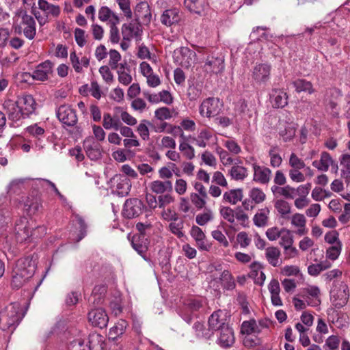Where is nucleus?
Returning a JSON list of instances; mask_svg holds the SVG:
<instances>
[{"label":"nucleus","instance_id":"nucleus-1","mask_svg":"<svg viewBox=\"0 0 350 350\" xmlns=\"http://www.w3.org/2000/svg\"><path fill=\"white\" fill-rule=\"evenodd\" d=\"M36 264L30 257L18 259L12 271L11 286L18 289L30 279L35 273Z\"/></svg>","mask_w":350,"mask_h":350},{"label":"nucleus","instance_id":"nucleus-2","mask_svg":"<svg viewBox=\"0 0 350 350\" xmlns=\"http://www.w3.org/2000/svg\"><path fill=\"white\" fill-rule=\"evenodd\" d=\"M25 314L19 303L14 302L9 304L0 312V328L3 331L13 332Z\"/></svg>","mask_w":350,"mask_h":350},{"label":"nucleus","instance_id":"nucleus-3","mask_svg":"<svg viewBox=\"0 0 350 350\" xmlns=\"http://www.w3.org/2000/svg\"><path fill=\"white\" fill-rule=\"evenodd\" d=\"M14 230L17 241L22 243L27 241L31 237L35 238L41 237L46 234V229L42 226L30 230L27 218L21 217L16 221Z\"/></svg>","mask_w":350,"mask_h":350},{"label":"nucleus","instance_id":"nucleus-4","mask_svg":"<svg viewBox=\"0 0 350 350\" xmlns=\"http://www.w3.org/2000/svg\"><path fill=\"white\" fill-rule=\"evenodd\" d=\"M145 208L146 206L141 200L129 198L125 201L122 213L125 218H135L142 215Z\"/></svg>","mask_w":350,"mask_h":350},{"label":"nucleus","instance_id":"nucleus-5","mask_svg":"<svg viewBox=\"0 0 350 350\" xmlns=\"http://www.w3.org/2000/svg\"><path fill=\"white\" fill-rule=\"evenodd\" d=\"M196 53L187 47H180L174 51V61L185 68H189L195 62Z\"/></svg>","mask_w":350,"mask_h":350},{"label":"nucleus","instance_id":"nucleus-6","mask_svg":"<svg viewBox=\"0 0 350 350\" xmlns=\"http://www.w3.org/2000/svg\"><path fill=\"white\" fill-rule=\"evenodd\" d=\"M115 192L120 197L129 195L132 184L129 177L125 175L116 174L110 180Z\"/></svg>","mask_w":350,"mask_h":350},{"label":"nucleus","instance_id":"nucleus-7","mask_svg":"<svg viewBox=\"0 0 350 350\" xmlns=\"http://www.w3.org/2000/svg\"><path fill=\"white\" fill-rule=\"evenodd\" d=\"M16 14L21 18V25L24 26L23 34L29 40H33L36 33V21L33 16L28 15L26 10H18Z\"/></svg>","mask_w":350,"mask_h":350},{"label":"nucleus","instance_id":"nucleus-8","mask_svg":"<svg viewBox=\"0 0 350 350\" xmlns=\"http://www.w3.org/2000/svg\"><path fill=\"white\" fill-rule=\"evenodd\" d=\"M122 34L124 40L130 41L133 38H135L137 41L141 40L142 28L140 23L135 19L129 23L123 24Z\"/></svg>","mask_w":350,"mask_h":350},{"label":"nucleus","instance_id":"nucleus-9","mask_svg":"<svg viewBox=\"0 0 350 350\" xmlns=\"http://www.w3.org/2000/svg\"><path fill=\"white\" fill-rule=\"evenodd\" d=\"M57 117L63 124L68 126H75L78 120L75 110L66 105L59 107Z\"/></svg>","mask_w":350,"mask_h":350},{"label":"nucleus","instance_id":"nucleus-10","mask_svg":"<svg viewBox=\"0 0 350 350\" xmlns=\"http://www.w3.org/2000/svg\"><path fill=\"white\" fill-rule=\"evenodd\" d=\"M88 320L94 327L103 329L107 327L109 317L105 310L98 308L88 312Z\"/></svg>","mask_w":350,"mask_h":350},{"label":"nucleus","instance_id":"nucleus-11","mask_svg":"<svg viewBox=\"0 0 350 350\" xmlns=\"http://www.w3.org/2000/svg\"><path fill=\"white\" fill-rule=\"evenodd\" d=\"M271 66L267 64L256 65L252 71V79L258 84H265L270 79Z\"/></svg>","mask_w":350,"mask_h":350},{"label":"nucleus","instance_id":"nucleus-12","mask_svg":"<svg viewBox=\"0 0 350 350\" xmlns=\"http://www.w3.org/2000/svg\"><path fill=\"white\" fill-rule=\"evenodd\" d=\"M19 109L22 111L23 118H28L31 114L34 113L36 107V103L33 97L30 94L23 95L18 98L16 101Z\"/></svg>","mask_w":350,"mask_h":350},{"label":"nucleus","instance_id":"nucleus-13","mask_svg":"<svg viewBox=\"0 0 350 350\" xmlns=\"http://www.w3.org/2000/svg\"><path fill=\"white\" fill-rule=\"evenodd\" d=\"M208 326H209L213 332H216L219 333V332L224 329V327H228L229 325L226 322V319L224 315V312L219 310L217 311L214 312L208 318Z\"/></svg>","mask_w":350,"mask_h":350},{"label":"nucleus","instance_id":"nucleus-14","mask_svg":"<svg viewBox=\"0 0 350 350\" xmlns=\"http://www.w3.org/2000/svg\"><path fill=\"white\" fill-rule=\"evenodd\" d=\"M149 241L144 235H133L131 240L132 247L146 261L148 260L146 252L148 250Z\"/></svg>","mask_w":350,"mask_h":350},{"label":"nucleus","instance_id":"nucleus-15","mask_svg":"<svg viewBox=\"0 0 350 350\" xmlns=\"http://www.w3.org/2000/svg\"><path fill=\"white\" fill-rule=\"evenodd\" d=\"M204 69L205 72L212 75H217L221 73L224 69V59L222 57H208L204 65Z\"/></svg>","mask_w":350,"mask_h":350},{"label":"nucleus","instance_id":"nucleus-16","mask_svg":"<svg viewBox=\"0 0 350 350\" xmlns=\"http://www.w3.org/2000/svg\"><path fill=\"white\" fill-rule=\"evenodd\" d=\"M53 64L49 60L38 64L32 74L33 79L38 81L47 80L53 72Z\"/></svg>","mask_w":350,"mask_h":350},{"label":"nucleus","instance_id":"nucleus-17","mask_svg":"<svg viewBox=\"0 0 350 350\" xmlns=\"http://www.w3.org/2000/svg\"><path fill=\"white\" fill-rule=\"evenodd\" d=\"M219 112L218 100L213 98L204 100L200 106V113L208 118L216 116Z\"/></svg>","mask_w":350,"mask_h":350},{"label":"nucleus","instance_id":"nucleus-18","mask_svg":"<svg viewBox=\"0 0 350 350\" xmlns=\"http://www.w3.org/2000/svg\"><path fill=\"white\" fill-rule=\"evenodd\" d=\"M254 170L253 180L260 184H267L271 178V170L265 166H260L256 163L252 165Z\"/></svg>","mask_w":350,"mask_h":350},{"label":"nucleus","instance_id":"nucleus-19","mask_svg":"<svg viewBox=\"0 0 350 350\" xmlns=\"http://www.w3.org/2000/svg\"><path fill=\"white\" fill-rule=\"evenodd\" d=\"M234 332L230 325L217 333V343L223 348L230 347L234 343Z\"/></svg>","mask_w":350,"mask_h":350},{"label":"nucleus","instance_id":"nucleus-20","mask_svg":"<svg viewBox=\"0 0 350 350\" xmlns=\"http://www.w3.org/2000/svg\"><path fill=\"white\" fill-rule=\"evenodd\" d=\"M3 108L5 111L9 120L16 122L21 118H23L22 111L16 102L11 100H5L3 104Z\"/></svg>","mask_w":350,"mask_h":350},{"label":"nucleus","instance_id":"nucleus-21","mask_svg":"<svg viewBox=\"0 0 350 350\" xmlns=\"http://www.w3.org/2000/svg\"><path fill=\"white\" fill-rule=\"evenodd\" d=\"M83 148L87 156L91 160H97L100 158V145L94 142L92 139H85L83 142Z\"/></svg>","mask_w":350,"mask_h":350},{"label":"nucleus","instance_id":"nucleus-22","mask_svg":"<svg viewBox=\"0 0 350 350\" xmlns=\"http://www.w3.org/2000/svg\"><path fill=\"white\" fill-rule=\"evenodd\" d=\"M135 19L139 21L141 18L144 23L148 24L151 21L152 14L148 3L146 1H141L137 4L134 10Z\"/></svg>","mask_w":350,"mask_h":350},{"label":"nucleus","instance_id":"nucleus-23","mask_svg":"<svg viewBox=\"0 0 350 350\" xmlns=\"http://www.w3.org/2000/svg\"><path fill=\"white\" fill-rule=\"evenodd\" d=\"M180 18L181 16L178 9H168L163 12L161 16V22L163 25L170 27L178 23Z\"/></svg>","mask_w":350,"mask_h":350},{"label":"nucleus","instance_id":"nucleus-24","mask_svg":"<svg viewBox=\"0 0 350 350\" xmlns=\"http://www.w3.org/2000/svg\"><path fill=\"white\" fill-rule=\"evenodd\" d=\"M270 98L271 103L275 108H283L288 104V96L282 90H273Z\"/></svg>","mask_w":350,"mask_h":350},{"label":"nucleus","instance_id":"nucleus-25","mask_svg":"<svg viewBox=\"0 0 350 350\" xmlns=\"http://www.w3.org/2000/svg\"><path fill=\"white\" fill-rule=\"evenodd\" d=\"M38 8L44 12V14L49 16L57 17L60 14L61 9L59 5L49 3L46 0L38 1Z\"/></svg>","mask_w":350,"mask_h":350},{"label":"nucleus","instance_id":"nucleus-26","mask_svg":"<svg viewBox=\"0 0 350 350\" xmlns=\"http://www.w3.org/2000/svg\"><path fill=\"white\" fill-rule=\"evenodd\" d=\"M333 296L335 298V306L338 308L343 307L347 303L349 297L348 286L341 284Z\"/></svg>","mask_w":350,"mask_h":350},{"label":"nucleus","instance_id":"nucleus-27","mask_svg":"<svg viewBox=\"0 0 350 350\" xmlns=\"http://www.w3.org/2000/svg\"><path fill=\"white\" fill-rule=\"evenodd\" d=\"M334 164V161L329 153L327 152H323L321 154V159L319 161H314L312 165L317 168L319 171L327 172L329 169V165Z\"/></svg>","mask_w":350,"mask_h":350},{"label":"nucleus","instance_id":"nucleus-28","mask_svg":"<svg viewBox=\"0 0 350 350\" xmlns=\"http://www.w3.org/2000/svg\"><path fill=\"white\" fill-rule=\"evenodd\" d=\"M40 206L41 200L38 196L27 197L24 202L25 211L29 215L36 213Z\"/></svg>","mask_w":350,"mask_h":350},{"label":"nucleus","instance_id":"nucleus-29","mask_svg":"<svg viewBox=\"0 0 350 350\" xmlns=\"http://www.w3.org/2000/svg\"><path fill=\"white\" fill-rule=\"evenodd\" d=\"M185 7L191 12L201 14L206 6L205 0H185Z\"/></svg>","mask_w":350,"mask_h":350},{"label":"nucleus","instance_id":"nucleus-30","mask_svg":"<svg viewBox=\"0 0 350 350\" xmlns=\"http://www.w3.org/2000/svg\"><path fill=\"white\" fill-rule=\"evenodd\" d=\"M122 124L118 116H111L109 113H105L103 115V126L106 130L114 129L118 131L120 125Z\"/></svg>","mask_w":350,"mask_h":350},{"label":"nucleus","instance_id":"nucleus-31","mask_svg":"<svg viewBox=\"0 0 350 350\" xmlns=\"http://www.w3.org/2000/svg\"><path fill=\"white\" fill-rule=\"evenodd\" d=\"M150 189L157 194H162L166 191H172L173 187L172 182L170 180H154L151 183Z\"/></svg>","mask_w":350,"mask_h":350},{"label":"nucleus","instance_id":"nucleus-32","mask_svg":"<svg viewBox=\"0 0 350 350\" xmlns=\"http://www.w3.org/2000/svg\"><path fill=\"white\" fill-rule=\"evenodd\" d=\"M196 335L198 338L210 339L213 336L211 328L208 326L206 327L204 323L197 321L193 325Z\"/></svg>","mask_w":350,"mask_h":350},{"label":"nucleus","instance_id":"nucleus-33","mask_svg":"<svg viewBox=\"0 0 350 350\" xmlns=\"http://www.w3.org/2000/svg\"><path fill=\"white\" fill-rule=\"evenodd\" d=\"M243 197V189L239 188L225 192L223 196V199L224 201L231 204H236L238 202L241 201Z\"/></svg>","mask_w":350,"mask_h":350},{"label":"nucleus","instance_id":"nucleus-34","mask_svg":"<svg viewBox=\"0 0 350 350\" xmlns=\"http://www.w3.org/2000/svg\"><path fill=\"white\" fill-rule=\"evenodd\" d=\"M228 174L235 180H243L248 176L247 168L237 163L232 166Z\"/></svg>","mask_w":350,"mask_h":350},{"label":"nucleus","instance_id":"nucleus-35","mask_svg":"<svg viewBox=\"0 0 350 350\" xmlns=\"http://www.w3.org/2000/svg\"><path fill=\"white\" fill-rule=\"evenodd\" d=\"M265 256L270 265L273 267H278L280 263L279 258L280 256V251L276 247H269L266 249Z\"/></svg>","mask_w":350,"mask_h":350},{"label":"nucleus","instance_id":"nucleus-36","mask_svg":"<svg viewBox=\"0 0 350 350\" xmlns=\"http://www.w3.org/2000/svg\"><path fill=\"white\" fill-rule=\"evenodd\" d=\"M127 327V323L124 320L119 321L113 327L109 329V337L113 340H116L122 336Z\"/></svg>","mask_w":350,"mask_h":350},{"label":"nucleus","instance_id":"nucleus-37","mask_svg":"<svg viewBox=\"0 0 350 350\" xmlns=\"http://www.w3.org/2000/svg\"><path fill=\"white\" fill-rule=\"evenodd\" d=\"M219 279L224 289L232 291L235 288L236 284L234 278L229 271L224 270L221 273Z\"/></svg>","mask_w":350,"mask_h":350},{"label":"nucleus","instance_id":"nucleus-38","mask_svg":"<svg viewBox=\"0 0 350 350\" xmlns=\"http://www.w3.org/2000/svg\"><path fill=\"white\" fill-rule=\"evenodd\" d=\"M280 148L277 145L271 146L269 150V156L270 157V164L273 167H278L281 165L282 159L279 154Z\"/></svg>","mask_w":350,"mask_h":350},{"label":"nucleus","instance_id":"nucleus-39","mask_svg":"<svg viewBox=\"0 0 350 350\" xmlns=\"http://www.w3.org/2000/svg\"><path fill=\"white\" fill-rule=\"evenodd\" d=\"M293 85L297 92H306L309 94L314 92V89L311 82L305 79L295 80L293 82Z\"/></svg>","mask_w":350,"mask_h":350},{"label":"nucleus","instance_id":"nucleus-40","mask_svg":"<svg viewBox=\"0 0 350 350\" xmlns=\"http://www.w3.org/2000/svg\"><path fill=\"white\" fill-rule=\"evenodd\" d=\"M275 208L284 219H288V215L291 212V208L289 203L284 200H278L275 202Z\"/></svg>","mask_w":350,"mask_h":350},{"label":"nucleus","instance_id":"nucleus-41","mask_svg":"<svg viewBox=\"0 0 350 350\" xmlns=\"http://www.w3.org/2000/svg\"><path fill=\"white\" fill-rule=\"evenodd\" d=\"M269 213V210L268 208L261 209L259 213H256L254 215L253 218L254 224L258 227L267 226Z\"/></svg>","mask_w":350,"mask_h":350},{"label":"nucleus","instance_id":"nucleus-42","mask_svg":"<svg viewBox=\"0 0 350 350\" xmlns=\"http://www.w3.org/2000/svg\"><path fill=\"white\" fill-rule=\"evenodd\" d=\"M280 245L284 248H287L293 244V236L291 230L286 228H282L280 237Z\"/></svg>","mask_w":350,"mask_h":350},{"label":"nucleus","instance_id":"nucleus-43","mask_svg":"<svg viewBox=\"0 0 350 350\" xmlns=\"http://www.w3.org/2000/svg\"><path fill=\"white\" fill-rule=\"evenodd\" d=\"M7 208L0 206V234L2 235L6 231L11 219L8 215Z\"/></svg>","mask_w":350,"mask_h":350},{"label":"nucleus","instance_id":"nucleus-44","mask_svg":"<svg viewBox=\"0 0 350 350\" xmlns=\"http://www.w3.org/2000/svg\"><path fill=\"white\" fill-rule=\"evenodd\" d=\"M211 137L212 133L206 129H203L200 132L198 137H192L191 139L199 147L205 148L207 145L206 142Z\"/></svg>","mask_w":350,"mask_h":350},{"label":"nucleus","instance_id":"nucleus-45","mask_svg":"<svg viewBox=\"0 0 350 350\" xmlns=\"http://www.w3.org/2000/svg\"><path fill=\"white\" fill-rule=\"evenodd\" d=\"M118 16L107 6H102L98 10V18L103 22L109 21L110 25L113 22L114 17Z\"/></svg>","mask_w":350,"mask_h":350},{"label":"nucleus","instance_id":"nucleus-46","mask_svg":"<svg viewBox=\"0 0 350 350\" xmlns=\"http://www.w3.org/2000/svg\"><path fill=\"white\" fill-rule=\"evenodd\" d=\"M248 196L252 200V202H254L255 204L262 203L266 198L265 193L262 189L258 187H254L250 189Z\"/></svg>","mask_w":350,"mask_h":350},{"label":"nucleus","instance_id":"nucleus-47","mask_svg":"<svg viewBox=\"0 0 350 350\" xmlns=\"http://www.w3.org/2000/svg\"><path fill=\"white\" fill-rule=\"evenodd\" d=\"M102 345L103 337L101 335L97 334H90L88 345V347H90V350L102 349Z\"/></svg>","mask_w":350,"mask_h":350},{"label":"nucleus","instance_id":"nucleus-48","mask_svg":"<svg viewBox=\"0 0 350 350\" xmlns=\"http://www.w3.org/2000/svg\"><path fill=\"white\" fill-rule=\"evenodd\" d=\"M120 17H114L113 22L110 25V36L109 40L113 44H117L120 40L119 29L116 27L120 23Z\"/></svg>","mask_w":350,"mask_h":350},{"label":"nucleus","instance_id":"nucleus-49","mask_svg":"<svg viewBox=\"0 0 350 350\" xmlns=\"http://www.w3.org/2000/svg\"><path fill=\"white\" fill-rule=\"evenodd\" d=\"M342 243L338 241L337 244L330 246L326 250V257L332 260H336L341 253Z\"/></svg>","mask_w":350,"mask_h":350},{"label":"nucleus","instance_id":"nucleus-50","mask_svg":"<svg viewBox=\"0 0 350 350\" xmlns=\"http://www.w3.org/2000/svg\"><path fill=\"white\" fill-rule=\"evenodd\" d=\"M184 227L183 220H180L178 222L172 221L169 224V229L170 232L177 236L178 238L181 239L185 237V233L183 232Z\"/></svg>","mask_w":350,"mask_h":350},{"label":"nucleus","instance_id":"nucleus-51","mask_svg":"<svg viewBox=\"0 0 350 350\" xmlns=\"http://www.w3.org/2000/svg\"><path fill=\"white\" fill-rule=\"evenodd\" d=\"M213 219V214L212 211L211 209H206V211L203 213L197 215L196 221L200 226H204Z\"/></svg>","mask_w":350,"mask_h":350},{"label":"nucleus","instance_id":"nucleus-52","mask_svg":"<svg viewBox=\"0 0 350 350\" xmlns=\"http://www.w3.org/2000/svg\"><path fill=\"white\" fill-rule=\"evenodd\" d=\"M234 212L229 206H221L219 209L221 216L230 224L234 223Z\"/></svg>","mask_w":350,"mask_h":350},{"label":"nucleus","instance_id":"nucleus-53","mask_svg":"<svg viewBox=\"0 0 350 350\" xmlns=\"http://www.w3.org/2000/svg\"><path fill=\"white\" fill-rule=\"evenodd\" d=\"M109 65L111 69L116 70L118 68V62L121 59V55L120 53L115 50L111 49L109 53Z\"/></svg>","mask_w":350,"mask_h":350},{"label":"nucleus","instance_id":"nucleus-54","mask_svg":"<svg viewBox=\"0 0 350 350\" xmlns=\"http://www.w3.org/2000/svg\"><path fill=\"white\" fill-rule=\"evenodd\" d=\"M150 122L146 120L141 121L140 124L137 126V132L143 140H148L149 139L150 133L147 124H149Z\"/></svg>","mask_w":350,"mask_h":350},{"label":"nucleus","instance_id":"nucleus-55","mask_svg":"<svg viewBox=\"0 0 350 350\" xmlns=\"http://www.w3.org/2000/svg\"><path fill=\"white\" fill-rule=\"evenodd\" d=\"M69 350H90L88 344H85L84 340L79 338L70 341L68 345Z\"/></svg>","mask_w":350,"mask_h":350},{"label":"nucleus","instance_id":"nucleus-56","mask_svg":"<svg viewBox=\"0 0 350 350\" xmlns=\"http://www.w3.org/2000/svg\"><path fill=\"white\" fill-rule=\"evenodd\" d=\"M256 321L254 319L243 321L241 325V332L243 334H252L256 328Z\"/></svg>","mask_w":350,"mask_h":350},{"label":"nucleus","instance_id":"nucleus-57","mask_svg":"<svg viewBox=\"0 0 350 350\" xmlns=\"http://www.w3.org/2000/svg\"><path fill=\"white\" fill-rule=\"evenodd\" d=\"M118 4L120 9L123 12L124 16L127 18H131L132 11L130 6L129 0H116Z\"/></svg>","mask_w":350,"mask_h":350},{"label":"nucleus","instance_id":"nucleus-58","mask_svg":"<svg viewBox=\"0 0 350 350\" xmlns=\"http://www.w3.org/2000/svg\"><path fill=\"white\" fill-rule=\"evenodd\" d=\"M289 165L292 169H303L306 166L304 161L299 159L295 153H291L290 155Z\"/></svg>","mask_w":350,"mask_h":350},{"label":"nucleus","instance_id":"nucleus-59","mask_svg":"<svg viewBox=\"0 0 350 350\" xmlns=\"http://www.w3.org/2000/svg\"><path fill=\"white\" fill-rule=\"evenodd\" d=\"M206 198H204L196 193H192L190 195V199L191 202L195 205L198 209H202L204 207L206 202L205 200Z\"/></svg>","mask_w":350,"mask_h":350},{"label":"nucleus","instance_id":"nucleus-60","mask_svg":"<svg viewBox=\"0 0 350 350\" xmlns=\"http://www.w3.org/2000/svg\"><path fill=\"white\" fill-rule=\"evenodd\" d=\"M99 72L102 78L107 83H111L113 81V75L111 72L109 67L107 66H102L99 68Z\"/></svg>","mask_w":350,"mask_h":350},{"label":"nucleus","instance_id":"nucleus-61","mask_svg":"<svg viewBox=\"0 0 350 350\" xmlns=\"http://www.w3.org/2000/svg\"><path fill=\"white\" fill-rule=\"evenodd\" d=\"M261 344L260 338H258L255 335L249 334L244 337L243 345L246 347H253L256 345Z\"/></svg>","mask_w":350,"mask_h":350},{"label":"nucleus","instance_id":"nucleus-62","mask_svg":"<svg viewBox=\"0 0 350 350\" xmlns=\"http://www.w3.org/2000/svg\"><path fill=\"white\" fill-rule=\"evenodd\" d=\"M340 340L338 336L332 335L325 340L324 347H327L328 350H335L338 348Z\"/></svg>","mask_w":350,"mask_h":350},{"label":"nucleus","instance_id":"nucleus-63","mask_svg":"<svg viewBox=\"0 0 350 350\" xmlns=\"http://www.w3.org/2000/svg\"><path fill=\"white\" fill-rule=\"evenodd\" d=\"M154 115L155 117L160 120H167L172 117L170 109L164 107L157 109L154 111Z\"/></svg>","mask_w":350,"mask_h":350},{"label":"nucleus","instance_id":"nucleus-64","mask_svg":"<svg viewBox=\"0 0 350 350\" xmlns=\"http://www.w3.org/2000/svg\"><path fill=\"white\" fill-rule=\"evenodd\" d=\"M306 219L303 214L295 213L291 218V224L299 228L306 227Z\"/></svg>","mask_w":350,"mask_h":350}]
</instances>
